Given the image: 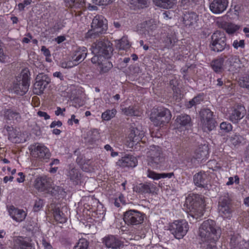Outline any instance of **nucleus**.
I'll list each match as a JSON object with an SVG mask.
<instances>
[{
    "label": "nucleus",
    "instance_id": "obj_63",
    "mask_svg": "<svg viewBox=\"0 0 249 249\" xmlns=\"http://www.w3.org/2000/svg\"><path fill=\"white\" fill-rule=\"evenodd\" d=\"M62 125V123L60 121H53L50 124V127L51 128H54L56 126L58 127H61Z\"/></svg>",
    "mask_w": 249,
    "mask_h": 249
},
{
    "label": "nucleus",
    "instance_id": "obj_25",
    "mask_svg": "<svg viewBox=\"0 0 249 249\" xmlns=\"http://www.w3.org/2000/svg\"><path fill=\"white\" fill-rule=\"evenodd\" d=\"M14 241L18 249H35L32 240L26 237L18 236Z\"/></svg>",
    "mask_w": 249,
    "mask_h": 249
},
{
    "label": "nucleus",
    "instance_id": "obj_3",
    "mask_svg": "<svg viewBox=\"0 0 249 249\" xmlns=\"http://www.w3.org/2000/svg\"><path fill=\"white\" fill-rule=\"evenodd\" d=\"M112 44L107 40H99L91 46V52L94 55L91 59L92 63L97 62L104 58L110 57L112 53Z\"/></svg>",
    "mask_w": 249,
    "mask_h": 249
},
{
    "label": "nucleus",
    "instance_id": "obj_18",
    "mask_svg": "<svg viewBox=\"0 0 249 249\" xmlns=\"http://www.w3.org/2000/svg\"><path fill=\"white\" fill-rule=\"evenodd\" d=\"M66 175L74 185L78 184L81 178V174L79 170L74 164H70L66 170Z\"/></svg>",
    "mask_w": 249,
    "mask_h": 249
},
{
    "label": "nucleus",
    "instance_id": "obj_9",
    "mask_svg": "<svg viewBox=\"0 0 249 249\" xmlns=\"http://www.w3.org/2000/svg\"><path fill=\"white\" fill-rule=\"evenodd\" d=\"M189 229L188 222L185 220H176L171 223L168 230L176 239L182 238Z\"/></svg>",
    "mask_w": 249,
    "mask_h": 249
},
{
    "label": "nucleus",
    "instance_id": "obj_51",
    "mask_svg": "<svg viewBox=\"0 0 249 249\" xmlns=\"http://www.w3.org/2000/svg\"><path fill=\"white\" fill-rule=\"evenodd\" d=\"M206 150L204 151L202 150L200 147H199L196 151L195 158L196 159H200L206 155Z\"/></svg>",
    "mask_w": 249,
    "mask_h": 249
},
{
    "label": "nucleus",
    "instance_id": "obj_34",
    "mask_svg": "<svg viewBox=\"0 0 249 249\" xmlns=\"http://www.w3.org/2000/svg\"><path fill=\"white\" fill-rule=\"evenodd\" d=\"M53 215L55 221L60 223H64L67 221V217L59 207H55L53 209Z\"/></svg>",
    "mask_w": 249,
    "mask_h": 249
},
{
    "label": "nucleus",
    "instance_id": "obj_27",
    "mask_svg": "<svg viewBox=\"0 0 249 249\" xmlns=\"http://www.w3.org/2000/svg\"><path fill=\"white\" fill-rule=\"evenodd\" d=\"M144 135V132L143 130L139 129L138 127H133L130 130L128 139L134 144H137L142 141Z\"/></svg>",
    "mask_w": 249,
    "mask_h": 249
},
{
    "label": "nucleus",
    "instance_id": "obj_42",
    "mask_svg": "<svg viewBox=\"0 0 249 249\" xmlns=\"http://www.w3.org/2000/svg\"><path fill=\"white\" fill-rule=\"evenodd\" d=\"M89 246V241L86 238H82L78 240L73 249H88Z\"/></svg>",
    "mask_w": 249,
    "mask_h": 249
},
{
    "label": "nucleus",
    "instance_id": "obj_56",
    "mask_svg": "<svg viewBox=\"0 0 249 249\" xmlns=\"http://www.w3.org/2000/svg\"><path fill=\"white\" fill-rule=\"evenodd\" d=\"M42 245L44 249H53V246L51 243L45 238H43L42 240Z\"/></svg>",
    "mask_w": 249,
    "mask_h": 249
},
{
    "label": "nucleus",
    "instance_id": "obj_35",
    "mask_svg": "<svg viewBox=\"0 0 249 249\" xmlns=\"http://www.w3.org/2000/svg\"><path fill=\"white\" fill-rule=\"evenodd\" d=\"M154 185L151 183H141L135 188V191L141 194H149L152 192Z\"/></svg>",
    "mask_w": 249,
    "mask_h": 249
},
{
    "label": "nucleus",
    "instance_id": "obj_15",
    "mask_svg": "<svg viewBox=\"0 0 249 249\" xmlns=\"http://www.w3.org/2000/svg\"><path fill=\"white\" fill-rule=\"evenodd\" d=\"M103 243L107 248L121 249L124 247V242L117 236L108 235L103 238Z\"/></svg>",
    "mask_w": 249,
    "mask_h": 249
},
{
    "label": "nucleus",
    "instance_id": "obj_2",
    "mask_svg": "<svg viewBox=\"0 0 249 249\" xmlns=\"http://www.w3.org/2000/svg\"><path fill=\"white\" fill-rule=\"evenodd\" d=\"M147 157L148 164L153 168L163 170L167 167V160L160 146L155 145L150 146Z\"/></svg>",
    "mask_w": 249,
    "mask_h": 249
},
{
    "label": "nucleus",
    "instance_id": "obj_52",
    "mask_svg": "<svg viewBox=\"0 0 249 249\" xmlns=\"http://www.w3.org/2000/svg\"><path fill=\"white\" fill-rule=\"evenodd\" d=\"M232 46L236 49H237L238 48H244L245 41L244 40H240L238 41L237 40H235L233 42Z\"/></svg>",
    "mask_w": 249,
    "mask_h": 249
},
{
    "label": "nucleus",
    "instance_id": "obj_33",
    "mask_svg": "<svg viewBox=\"0 0 249 249\" xmlns=\"http://www.w3.org/2000/svg\"><path fill=\"white\" fill-rule=\"evenodd\" d=\"M153 1L156 6L163 9L172 8L176 3V0H153Z\"/></svg>",
    "mask_w": 249,
    "mask_h": 249
},
{
    "label": "nucleus",
    "instance_id": "obj_23",
    "mask_svg": "<svg viewBox=\"0 0 249 249\" xmlns=\"http://www.w3.org/2000/svg\"><path fill=\"white\" fill-rule=\"evenodd\" d=\"M51 182L46 176L37 178L35 180V187L39 191L43 192L50 188Z\"/></svg>",
    "mask_w": 249,
    "mask_h": 249
},
{
    "label": "nucleus",
    "instance_id": "obj_50",
    "mask_svg": "<svg viewBox=\"0 0 249 249\" xmlns=\"http://www.w3.org/2000/svg\"><path fill=\"white\" fill-rule=\"evenodd\" d=\"M43 203L42 199H39L38 200H36L34 205V211L38 212L40 211L43 207Z\"/></svg>",
    "mask_w": 249,
    "mask_h": 249
},
{
    "label": "nucleus",
    "instance_id": "obj_49",
    "mask_svg": "<svg viewBox=\"0 0 249 249\" xmlns=\"http://www.w3.org/2000/svg\"><path fill=\"white\" fill-rule=\"evenodd\" d=\"M234 183L237 185L240 183L239 178L237 175L229 178L228 181L227 182L226 185L230 186L232 185Z\"/></svg>",
    "mask_w": 249,
    "mask_h": 249
},
{
    "label": "nucleus",
    "instance_id": "obj_48",
    "mask_svg": "<svg viewBox=\"0 0 249 249\" xmlns=\"http://www.w3.org/2000/svg\"><path fill=\"white\" fill-rule=\"evenodd\" d=\"M228 61L230 65L236 66V64H239L240 60L237 55H231L228 58Z\"/></svg>",
    "mask_w": 249,
    "mask_h": 249
},
{
    "label": "nucleus",
    "instance_id": "obj_14",
    "mask_svg": "<svg viewBox=\"0 0 249 249\" xmlns=\"http://www.w3.org/2000/svg\"><path fill=\"white\" fill-rule=\"evenodd\" d=\"M31 154L33 157L45 162H48L51 156L50 150L42 144L35 145L34 149L31 151Z\"/></svg>",
    "mask_w": 249,
    "mask_h": 249
},
{
    "label": "nucleus",
    "instance_id": "obj_29",
    "mask_svg": "<svg viewBox=\"0 0 249 249\" xmlns=\"http://www.w3.org/2000/svg\"><path fill=\"white\" fill-rule=\"evenodd\" d=\"M108 58H104L96 62L93 63V64H98L101 73L107 72L113 67L112 63L108 60Z\"/></svg>",
    "mask_w": 249,
    "mask_h": 249
},
{
    "label": "nucleus",
    "instance_id": "obj_32",
    "mask_svg": "<svg viewBox=\"0 0 249 249\" xmlns=\"http://www.w3.org/2000/svg\"><path fill=\"white\" fill-rule=\"evenodd\" d=\"M226 58V56L224 57H220L212 62L211 66L214 72L219 73L223 71L224 62Z\"/></svg>",
    "mask_w": 249,
    "mask_h": 249
},
{
    "label": "nucleus",
    "instance_id": "obj_7",
    "mask_svg": "<svg viewBox=\"0 0 249 249\" xmlns=\"http://www.w3.org/2000/svg\"><path fill=\"white\" fill-rule=\"evenodd\" d=\"M211 50L216 52H221L224 50H229V45L226 43V37L223 32L216 31L211 36L210 45Z\"/></svg>",
    "mask_w": 249,
    "mask_h": 249
},
{
    "label": "nucleus",
    "instance_id": "obj_8",
    "mask_svg": "<svg viewBox=\"0 0 249 249\" xmlns=\"http://www.w3.org/2000/svg\"><path fill=\"white\" fill-rule=\"evenodd\" d=\"M218 212L223 218L230 219L232 216L233 208L231 200L228 194H224L219 197L218 204Z\"/></svg>",
    "mask_w": 249,
    "mask_h": 249
},
{
    "label": "nucleus",
    "instance_id": "obj_62",
    "mask_svg": "<svg viewBox=\"0 0 249 249\" xmlns=\"http://www.w3.org/2000/svg\"><path fill=\"white\" fill-rule=\"evenodd\" d=\"M238 243V237L235 235H231V242L232 246H234Z\"/></svg>",
    "mask_w": 249,
    "mask_h": 249
},
{
    "label": "nucleus",
    "instance_id": "obj_22",
    "mask_svg": "<svg viewBox=\"0 0 249 249\" xmlns=\"http://www.w3.org/2000/svg\"><path fill=\"white\" fill-rule=\"evenodd\" d=\"M178 41L176 34L173 31L168 33L162 39V42L164 47L168 49L174 48Z\"/></svg>",
    "mask_w": 249,
    "mask_h": 249
},
{
    "label": "nucleus",
    "instance_id": "obj_57",
    "mask_svg": "<svg viewBox=\"0 0 249 249\" xmlns=\"http://www.w3.org/2000/svg\"><path fill=\"white\" fill-rule=\"evenodd\" d=\"M73 122H74L75 124H79V121L78 119L75 118V116L73 114L71 116V119H69L68 121V124L70 125H72L73 124Z\"/></svg>",
    "mask_w": 249,
    "mask_h": 249
},
{
    "label": "nucleus",
    "instance_id": "obj_5",
    "mask_svg": "<svg viewBox=\"0 0 249 249\" xmlns=\"http://www.w3.org/2000/svg\"><path fill=\"white\" fill-rule=\"evenodd\" d=\"M185 204L190 211L189 214L194 218L197 219L203 215L204 207V200L198 195H193L186 197Z\"/></svg>",
    "mask_w": 249,
    "mask_h": 249
},
{
    "label": "nucleus",
    "instance_id": "obj_4",
    "mask_svg": "<svg viewBox=\"0 0 249 249\" xmlns=\"http://www.w3.org/2000/svg\"><path fill=\"white\" fill-rule=\"evenodd\" d=\"M91 29L85 34L86 39H95L106 34L107 29V21L102 15H97L92 19Z\"/></svg>",
    "mask_w": 249,
    "mask_h": 249
},
{
    "label": "nucleus",
    "instance_id": "obj_1",
    "mask_svg": "<svg viewBox=\"0 0 249 249\" xmlns=\"http://www.w3.org/2000/svg\"><path fill=\"white\" fill-rule=\"evenodd\" d=\"M221 234V229L214 221L208 219L203 221L199 229L201 248L202 249H220L216 245Z\"/></svg>",
    "mask_w": 249,
    "mask_h": 249
},
{
    "label": "nucleus",
    "instance_id": "obj_36",
    "mask_svg": "<svg viewBox=\"0 0 249 249\" xmlns=\"http://www.w3.org/2000/svg\"><path fill=\"white\" fill-rule=\"evenodd\" d=\"M221 27L229 35L233 34L240 28V26L237 25L227 22L223 23Z\"/></svg>",
    "mask_w": 249,
    "mask_h": 249
},
{
    "label": "nucleus",
    "instance_id": "obj_53",
    "mask_svg": "<svg viewBox=\"0 0 249 249\" xmlns=\"http://www.w3.org/2000/svg\"><path fill=\"white\" fill-rule=\"evenodd\" d=\"M32 0H24L22 2L19 3L18 4V9L20 11H23L24 9V8L30 5Z\"/></svg>",
    "mask_w": 249,
    "mask_h": 249
},
{
    "label": "nucleus",
    "instance_id": "obj_11",
    "mask_svg": "<svg viewBox=\"0 0 249 249\" xmlns=\"http://www.w3.org/2000/svg\"><path fill=\"white\" fill-rule=\"evenodd\" d=\"M172 117L170 111L164 107H160L157 110V114L150 117V120L157 126H162L168 123Z\"/></svg>",
    "mask_w": 249,
    "mask_h": 249
},
{
    "label": "nucleus",
    "instance_id": "obj_38",
    "mask_svg": "<svg viewBox=\"0 0 249 249\" xmlns=\"http://www.w3.org/2000/svg\"><path fill=\"white\" fill-rule=\"evenodd\" d=\"M204 100V93H201L194 97L191 100L189 101L186 106L188 108H190L196 106L197 105L200 104L201 102Z\"/></svg>",
    "mask_w": 249,
    "mask_h": 249
},
{
    "label": "nucleus",
    "instance_id": "obj_45",
    "mask_svg": "<svg viewBox=\"0 0 249 249\" xmlns=\"http://www.w3.org/2000/svg\"><path fill=\"white\" fill-rule=\"evenodd\" d=\"M220 128L223 133H228L232 129V125L229 122H223L220 124Z\"/></svg>",
    "mask_w": 249,
    "mask_h": 249
},
{
    "label": "nucleus",
    "instance_id": "obj_54",
    "mask_svg": "<svg viewBox=\"0 0 249 249\" xmlns=\"http://www.w3.org/2000/svg\"><path fill=\"white\" fill-rule=\"evenodd\" d=\"M96 4L107 5L112 3L115 0H93Z\"/></svg>",
    "mask_w": 249,
    "mask_h": 249
},
{
    "label": "nucleus",
    "instance_id": "obj_39",
    "mask_svg": "<svg viewBox=\"0 0 249 249\" xmlns=\"http://www.w3.org/2000/svg\"><path fill=\"white\" fill-rule=\"evenodd\" d=\"M115 47L119 50H125L129 47V44L125 37H122L115 41Z\"/></svg>",
    "mask_w": 249,
    "mask_h": 249
},
{
    "label": "nucleus",
    "instance_id": "obj_60",
    "mask_svg": "<svg viewBox=\"0 0 249 249\" xmlns=\"http://www.w3.org/2000/svg\"><path fill=\"white\" fill-rule=\"evenodd\" d=\"M37 115L40 117H43L45 120H48L50 118V115H49L46 112L44 111H38L37 112Z\"/></svg>",
    "mask_w": 249,
    "mask_h": 249
},
{
    "label": "nucleus",
    "instance_id": "obj_40",
    "mask_svg": "<svg viewBox=\"0 0 249 249\" xmlns=\"http://www.w3.org/2000/svg\"><path fill=\"white\" fill-rule=\"evenodd\" d=\"M154 26L151 22L149 21H143L140 24V28L143 34H150V31L153 29Z\"/></svg>",
    "mask_w": 249,
    "mask_h": 249
},
{
    "label": "nucleus",
    "instance_id": "obj_19",
    "mask_svg": "<svg viewBox=\"0 0 249 249\" xmlns=\"http://www.w3.org/2000/svg\"><path fill=\"white\" fill-rule=\"evenodd\" d=\"M246 113L245 107L242 106H237L231 109L229 112V120L233 123H237L243 118Z\"/></svg>",
    "mask_w": 249,
    "mask_h": 249
},
{
    "label": "nucleus",
    "instance_id": "obj_59",
    "mask_svg": "<svg viewBox=\"0 0 249 249\" xmlns=\"http://www.w3.org/2000/svg\"><path fill=\"white\" fill-rule=\"evenodd\" d=\"M63 27V25L60 22L55 23L53 27V29L54 32H58Z\"/></svg>",
    "mask_w": 249,
    "mask_h": 249
},
{
    "label": "nucleus",
    "instance_id": "obj_10",
    "mask_svg": "<svg viewBox=\"0 0 249 249\" xmlns=\"http://www.w3.org/2000/svg\"><path fill=\"white\" fill-rule=\"evenodd\" d=\"M123 220L125 224L132 226L141 224L143 220V214L135 210H129L124 213Z\"/></svg>",
    "mask_w": 249,
    "mask_h": 249
},
{
    "label": "nucleus",
    "instance_id": "obj_26",
    "mask_svg": "<svg viewBox=\"0 0 249 249\" xmlns=\"http://www.w3.org/2000/svg\"><path fill=\"white\" fill-rule=\"evenodd\" d=\"M137 159L132 155H126L118 161V164L124 167H134L137 164Z\"/></svg>",
    "mask_w": 249,
    "mask_h": 249
},
{
    "label": "nucleus",
    "instance_id": "obj_43",
    "mask_svg": "<svg viewBox=\"0 0 249 249\" xmlns=\"http://www.w3.org/2000/svg\"><path fill=\"white\" fill-rule=\"evenodd\" d=\"M122 111L127 116H138V110L133 106H129L122 109Z\"/></svg>",
    "mask_w": 249,
    "mask_h": 249
},
{
    "label": "nucleus",
    "instance_id": "obj_6",
    "mask_svg": "<svg viewBox=\"0 0 249 249\" xmlns=\"http://www.w3.org/2000/svg\"><path fill=\"white\" fill-rule=\"evenodd\" d=\"M199 126L203 132L209 133L216 127V121L213 117V112L208 108L200 111Z\"/></svg>",
    "mask_w": 249,
    "mask_h": 249
},
{
    "label": "nucleus",
    "instance_id": "obj_46",
    "mask_svg": "<svg viewBox=\"0 0 249 249\" xmlns=\"http://www.w3.org/2000/svg\"><path fill=\"white\" fill-rule=\"evenodd\" d=\"M8 59V55L3 51V43L0 41V62L5 63L7 61Z\"/></svg>",
    "mask_w": 249,
    "mask_h": 249
},
{
    "label": "nucleus",
    "instance_id": "obj_55",
    "mask_svg": "<svg viewBox=\"0 0 249 249\" xmlns=\"http://www.w3.org/2000/svg\"><path fill=\"white\" fill-rule=\"evenodd\" d=\"M240 85L249 90V74L243 78L242 81L240 82Z\"/></svg>",
    "mask_w": 249,
    "mask_h": 249
},
{
    "label": "nucleus",
    "instance_id": "obj_37",
    "mask_svg": "<svg viewBox=\"0 0 249 249\" xmlns=\"http://www.w3.org/2000/svg\"><path fill=\"white\" fill-rule=\"evenodd\" d=\"M5 117L10 120H16L18 121L20 120V114L12 109H7L4 112Z\"/></svg>",
    "mask_w": 249,
    "mask_h": 249
},
{
    "label": "nucleus",
    "instance_id": "obj_17",
    "mask_svg": "<svg viewBox=\"0 0 249 249\" xmlns=\"http://www.w3.org/2000/svg\"><path fill=\"white\" fill-rule=\"evenodd\" d=\"M228 5L227 0H213L210 3V9L213 14H219L225 11Z\"/></svg>",
    "mask_w": 249,
    "mask_h": 249
},
{
    "label": "nucleus",
    "instance_id": "obj_44",
    "mask_svg": "<svg viewBox=\"0 0 249 249\" xmlns=\"http://www.w3.org/2000/svg\"><path fill=\"white\" fill-rule=\"evenodd\" d=\"M230 139L231 142L235 146L242 142L244 140L242 136L236 133L231 135Z\"/></svg>",
    "mask_w": 249,
    "mask_h": 249
},
{
    "label": "nucleus",
    "instance_id": "obj_28",
    "mask_svg": "<svg viewBox=\"0 0 249 249\" xmlns=\"http://www.w3.org/2000/svg\"><path fill=\"white\" fill-rule=\"evenodd\" d=\"M197 15L193 12H185L182 17L183 23L185 26H190L194 25L197 20Z\"/></svg>",
    "mask_w": 249,
    "mask_h": 249
},
{
    "label": "nucleus",
    "instance_id": "obj_64",
    "mask_svg": "<svg viewBox=\"0 0 249 249\" xmlns=\"http://www.w3.org/2000/svg\"><path fill=\"white\" fill-rule=\"evenodd\" d=\"M241 249H249V242H245L240 245Z\"/></svg>",
    "mask_w": 249,
    "mask_h": 249
},
{
    "label": "nucleus",
    "instance_id": "obj_47",
    "mask_svg": "<svg viewBox=\"0 0 249 249\" xmlns=\"http://www.w3.org/2000/svg\"><path fill=\"white\" fill-rule=\"evenodd\" d=\"M132 4L139 8H143L147 6V1L146 0H132Z\"/></svg>",
    "mask_w": 249,
    "mask_h": 249
},
{
    "label": "nucleus",
    "instance_id": "obj_16",
    "mask_svg": "<svg viewBox=\"0 0 249 249\" xmlns=\"http://www.w3.org/2000/svg\"><path fill=\"white\" fill-rule=\"evenodd\" d=\"M66 6L71 8L75 12L76 16H79L82 14V10L85 7L84 0H64Z\"/></svg>",
    "mask_w": 249,
    "mask_h": 249
},
{
    "label": "nucleus",
    "instance_id": "obj_58",
    "mask_svg": "<svg viewBox=\"0 0 249 249\" xmlns=\"http://www.w3.org/2000/svg\"><path fill=\"white\" fill-rule=\"evenodd\" d=\"M41 51L46 57H51V54L50 50L45 46H42L41 48Z\"/></svg>",
    "mask_w": 249,
    "mask_h": 249
},
{
    "label": "nucleus",
    "instance_id": "obj_13",
    "mask_svg": "<svg viewBox=\"0 0 249 249\" xmlns=\"http://www.w3.org/2000/svg\"><path fill=\"white\" fill-rule=\"evenodd\" d=\"M50 82L51 79L47 75L42 73H39L36 77V83L34 85V93L36 95L42 94Z\"/></svg>",
    "mask_w": 249,
    "mask_h": 249
},
{
    "label": "nucleus",
    "instance_id": "obj_21",
    "mask_svg": "<svg viewBox=\"0 0 249 249\" xmlns=\"http://www.w3.org/2000/svg\"><path fill=\"white\" fill-rule=\"evenodd\" d=\"M194 184L199 188L207 187L209 179L208 175L204 172H199L196 174L193 177Z\"/></svg>",
    "mask_w": 249,
    "mask_h": 249
},
{
    "label": "nucleus",
    "instance_id": "obj_20",
    "mask_svg": "<svg viewBox=\"0 0 249 249\" xmlns=\"http://www.w3.org/2000/svg\"><path fill=\"white\" fill-rule=\"evenodd\" d=\"M88 53V49L84 46L77 47L74 50L71 56L74 61L73 65H78L82 62L86 58Z\"/></svg>",
    "mask_w": 249,
    "mask_h": 249
},
{
    "label": "nucleus",
    "instance_id": "obj_24",
    "mask_svg": "<svg viewBox=\"0 0 249 249\" xmlns=\"http://www.w3.org/2000/svg\"><path fill=\"white\" fill-rule=\"evenodd\" d=\"M8 212L9 215L13 219L18 222L23 221L27 215L26 213L23 210L15 208L14 206L10 207Z\"/></svg>",
    "mask_w": 249,
    "mask_h": 249
},
{
    "label": "nucleus",
    "instance_id": "obj_31",
    "mask_svg": "<svg viewBox=\"0 0 249 249\" xmlns=\"http://www.w3.org/2000/svg\"><path fill=\"white\" fill-rule=\"evenodd\" d=\"M176 121L180 125L186 128L191 127L192 125L191 117L186 114H181L177 116Z\"/></svg>",
    "mask_w": 249,
    "mask_h": 249
},
{
    "label": "nucleus",
    "instance_id": "obj_30",
    "mask_svg": "<svg viewBox=\"0 0 249 249\" xmlns=\"http://www.w3.org/2000/svg\"><path fill=\"white\" fill-rule=\"evenodd\" d=\"M174 174L173 172L168 173H157L150 169H148L146 172L147 177L148 178L153 179L154 180H159L160 178H170L174 176Z\"/></svg>",
    "mask_w": 249,
    "mask_h": 249
},
{
    "label": "nucleus",
    "instance_id": "obj_41",
    "mask_svg": "<svg viewBox=\"0 0 249 249\" xmlns=\"http://www.w3.org/2000/svg\"><path fill=\"white\" fill-rule=\"evenodd\" d=\"M117 110L115 108L107 109L102 114V119L105 121H109L115 117Z\"/></svg>",
    "mask_w": 249,
    "mask_h": 249
},
{
    "label": "nucleus",
    "instance_id": "obj_61",
    "mask_svg": "<svg viewBox=\"0 0 249 249\" xmlns=\"http://www.w3.org/2000/svg\"><path fill=\"white\" fill-rule=\"evenodd\" d=\"M198 1V0H181V3L183 5H190L196 3Z\"/></svg>",
    "mask_w": 249,
    "mask_h": 249
},
{
    "label": "nucleus",
    "instance_id": "obj_12",
    "mask_svg": "<svg viewBox=\"0 0 249 249\" xmlns=\"http://www.w3.org/2000/svg\"><path fill=\"white\" fill-rule=\"evenodd\" d=\"M30 86V78L27 72L22 75V78L17 79L13 83V89L17 94L22 96L28 90Z\"/></svg>",
    "mask_w": 249,
    "mask_h": 249
}]
</instances>
